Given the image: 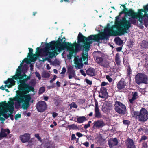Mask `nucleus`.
I'll list each match as a JSON object with an SVG mask.
<instances>
[{"instance_id": "f257e3e1", "label": "nucleus", "mask_w": 148, "mask_h": 148, "mask_svg": "<svg viewBox=\"0 0 148 148\" xmlns=\"http://www.w3.org/2000/svg\"><path fill=\"white\" fill-rule=\"evenodd\" d=\"M27 76L25 74H24L21 75L18 78L20 83L18 87L19 90L16 91V95L13 98L14 100L17 101L19 104L22 103V108L24 110H27L29 106V103L31 99L30 95L27 94L31 91L34 92V87L30 86L29 84L25 82L27 80V79H22Z\"/></svg>"}, {"instance_id": "f03ea898", "label": "nucleus", "mask_w": 148, "mask_h": 148, "mask_svg": "<svg viewBox=\"0 0 148 148\" xmlns=\"http://www.w3.org/2000/svg\"><path fill=\"white\" fill-rule=\"evenodd\" d=\"M78 43L76 42L72 44L70 43L69 45L71 49H74L75 52H77L81 49L84 50L86 52H88L89 50L90 45L95 42H99L101 40V38L99 34L96 35H91L88 37L84 36L81 33L79 32L77 37Z\"/></svg>"}, {"instance_id": "7ed1b4c3", "label": "nucleus", "mask_w": 148, "mask_h": 148, "mask_svg": "<svg viewBox=\"0 0 148 148\" xmlns=\"http://www.w3.org/2000/svg\"><path fill=\"white\" fill-rule=\"evenodd\" d=\"M120 16L119 15L116 17V21L115 22V25L109 27L110 24L108 23L107 24L108 26L105 27L104 29V32H102L99 34L101 38V40L105 39L107 40L108 38V37L110 36H117L122 35H119L120 32L118 31V29H122V28L123 27L121 25H119L118 27L116 26V23H119L118 22H121L118 21Z\"/></svg>"}, {"instance_id": "20e7f679", "label": "nucleus", "mask_w": 148, "mask_h": 148, "mask_svg": "<svg viewBox=\"0 0 148 148\" xmlns=\"http://www.w3.org/2000/svg\"><path fill=\"white\" fill-rule=\"evenodd\" d=\"M10 101L8 104L6 101H4L0 102V114L2 115L6 119L8 118V115H7V113L8 110L11 114L13 113V111L14 110V107L13 105L14 104L13 98L10 99Z\"/></svg>"}, {"instance_id": "39448f33", "label": "nucleus", "mask_w": 148, "mask_h": 148, "mask_svg": "<svg viewBox=\"0 0 148 148\" xmlns=\"http://www.w3.org/2000/svg\"><path fill=\"white\" fill-rule=\"evenodd\" d=\"M130 20H127L124 17L122 18V21L118 22V23H116V26L118 27L119 25H121L123 28H122V30L118 29V31L120 32L119 35H123L125 33H127V30L131 27V24L135 25L136 23V20L135 19L129 18Z\"/></svg>"}, {"instance_id": "423d86ee", "label": "nucleus", "mask_w": 148, "mask_h": 148, "mask_svg": "<svg viewBox=\"0 0 148 148\" xmlns=\"http://www.w3.org/2000/svg\"><path fill=\"white\" fill-rule=\"evenodd\" d=\"M131 113L139 122L144 123L148 119V111L144 108H142L139 112L131 110Z\"/></svg>"}, {"instance_id": "0eeeda50", "label": "nucleus", "mask_w": 148, "mask_h": 148, "mask_svg": "<svg viewBox=\"0 0 148 148\" xmlns=\"http://www.w3.org/2000/svg\"><path fill=\"white\" fill-rule=\"evenodd\" d=\"M93 55L96 62L101 66L106 68L109 67V63L104 58V54L102 52L100 51L95 52Z\"/></svg>"}, {"instance_id": "6e6552de", "label": "nucleus", "mask_w": 148, "mask_h": 148, "mask_svg": "<svg viewBox=\"0 0 148 148\" xmlns=\"http://www.w3.org/2000/svg\"><path fill=\"white\" fill-rule=\"evenodd\" d=\"M63 40L59 37L56 41H54L56 45V49L58 52H60L64 50L65 48H66L68 46V45H70L69 42H64Z\"/></svg>"}, {"instance_id": "1a4fd4ad", "label": "nucleus", "mask_w": 148, "mask_h": 148, "mask_svg": "<svg viewBox=\"0 0 148 148\" xmlns=\"http://www.w3.org/2000/svg\"><path fill=\"white\" fill-rule=\"evenodd\" d=\"M88 53L85 54L83 53L82 57L75 61L76 68L77 69H80L83 67V63L85 64H88Z\"/></svg>"}, {"instance_id": "9d476101", "label": "nucleus", "mask_w": 148, "mask_h": 148, "mask_svg": "<svg viewBox=\"0 0 148 148\" xmlns=\"http://www.w3.org/2000/svg\"><path fill=\"white\" fill-rule=\"evenodd\" d=\"M135 79L136 83L138 85L142 84H148V77L144 73H138L135 76Z\"/></svg>"}, {"instance_id": "9b49d317", "label": "nucleus", "mask_w": 148, "mask_h": 148, "mask_svg": "<svg viewBox=\"0 0 148 148\" xmlns=\"http://www.w3.org/2000/svg\"><path fill=\"white\" fill-rule=\"evenodd\" d=\"M115 110L119 114L124 115L125 114L126 109L125 105L120 101H116L114 104Z\"/></svg>"}, {"instance_id": "f8f14e48", "label": "nucleus", "mask_w": 148, "mask_h": 148, "mask_svg": "<svg viewBox=\"0 0 148 148\" xmlns=\"http://www.w3.org/2000/svg\"><path fill=\"white\" fill-rule=\"evenodd\" d=\"M116 87L119 91L123 92L127 88V84L125 80L122 78L117 83Z\"/></svg>"}, {"instance_id": "ddd939ff", "label": "nucleus", "mask_w": 148, "mask_h": 148, "mask_svg": "<svg viewBox=\"0 0 148 148\" xmlns=\"http://www.w3.org/2000/svg\"><path fill=\"white\" fill-rule=\"evenodd\" d=\"M132 97L129 100V103L131 108L137 107L136 106L137 102L136 100L138 97V93L137 92H135L134 93L132 92Z\"/></svg>"}, {"instance_id": "4468645a", "label": "nucleus", "mask_w": 148, "mask_h": 148, "mask_svg": "<svg viewBox=\"0 0 148 148\" xmlns=\"http://www.w3.org/2000/svg\"><path fill=\"white\" fill-rule=\"evenodd\" d=\"M36 107L38 111L43 112L47 108V104L44 101H40L36 104Z\"/></svg>"}, {"instance_id": "2eb2a0df", "label": "nucleus", "mask_w": 148, "mask_h": 148, "mask_svg": "<svg viewBox=\"0 0 148 148\" xmlns=\"http://www.w3.org/2000/svg\"><path fill=\"white\" fill-rule=\"evenodd\" d=\"M140 13H136L132 9H130L127 11L125 12V14L129 16H131L132 18L135 19L137 18L139 16V14Z\"/></svg>"}, {"instance_id": "dca6fc26", "label": "nucleus", "mask_w": 148, "mask_h": 148, "mask_svg": "<svg viewBox=\"0 0 148 148\" xmlns=\"http://www.w3.org/2000/svg\"><path fill=\"white\" fill-rule=\"evenodd\" d=\"M67 73H68L69 79L75 77L76 76L75 71L74 70L73 67L71 66L68 67Z\"/></svg>"}, {"instance_id": "f3484780", "label": "nucleus", "mask_w": 148, "mask_h": 148, "mask_svg": "<svg viewBox=\"0 0 148 148\" xmlns=\"http://www.w3.org/2000/svg\"><path fill=\"white\" fill-rule=\"evenodd\" d=\"M93 127L97 129H99L104 126L105 125L103 121L101 119L97 120L94 122Z\"/></svg>"}, {"instance_id": "a211bd4d", "label": "nucleus", "mask_w": 148, "mask_h": 148, "mask_svg": "<svg viewBox=\"0 0 148 148\" xmlns=\"http://www.w3.org/2000/svg\"><path fill=\"white\" fill-rule=\"evenodd\" d=\"M108 96V94L106 88L104 87H101L100 89V92H99V97L103 98L107 97Z\"/></svg>"}, {"instance_id": "6ab92c4d", "label": "nucleus", "mask_w": 148, "mask_h": 148, "mask_svg": "<svg viewBox=\"0 0 148 148\" xmlns=\"http://www.w3.org/2000/svg\"><path fill=\"white\" fill-rule=\"evenodd\" d=\"M95 105L94 116L96 118L98 119L101 118L102 117V115L100 111L98 103H95Z\"/></svg>"}, {"instance_id": "aec40b11", "label": "nucleus", "mask_w": 148, "mask_h": 148, "mask_svg": "<svg viewBox=\"0 0 148 148\" xmlns=\"http://www.w3.org/2000/svg\"><path fill=\"white\" fill-rule=\"evenodd\" d=\"M10 132V131L8 129H4L2 128L0 132V139L1 140L3 138L7 137Z\"/></svg>"}, {"instance_id": "412c9836", "label": "nucleus", "mask_w": 148, "mask_h": 148, "mask_svg": "<svg viewBox=\"0 0 148 148\" xmlns=\"http://www.w3.org/2000/svg\"><path fill=\"white\" fill-rule=\"evenodd\" d=\"M30 138V134L28 133H25L20 136V139L23 143L28 142Z\"/></svg>"}, {"instance_id": "4be33fe9", "label": "nucleus", "mask_w": 148, "mask_h": 148, "mask_svg": "<svg viewBox=\"0 0 148 148\" xmlns=\"http://www.w3.org/2000/svg\"><path fill=\"white\" fill-rule=\"evenodd\" d=\"M118 144V141L116 138L113 139H110L108 141V145L111 148H113L115 146H116Z\"/></svg>"}, {"instance_id": "5701e85b", "label": "nucleus", "mask_w": 148, "mask_h": 148, "mask_svg": "<svg viewBox=\"0 0 148 148\" xmlns=\"http://www.w3.org/2000/svg\"><path fill=\"white\" fill-rule=\"evenodd\" d=\"M96 143L99 145H103L105 143V140L103 139L101 134L98 135L95 138Z\"/></svg>"}, {"instance_id": "b1692460", "label": "nucleus", "mask_w": 148, "mask_h": 148, "mask_svg": "<svg viewBox=\"0 0 148 148\" xmlns=\"http://www.w3.org/2000/svg\"><path fill=\"white\" fill-rule=\"evenodd\" d=\"M51 47L52 49H54L56 48V45L54 42V41H51L49 43H46L45 49L46 52L49 51V49Z\"/></svg>"}, {"instance_id": "393cba45", "label": "nucleus", "mask_w": 148, "mask_h": 148, "mask_svg": "<svg viewBox=\"0 0 148 148\" xmlns=\"http://www.w3.org/2000/svg\"><path fill=\"white\" fill-rule=\"evenodd\" d=\"M126 146V148H136L133 140L130 138L127 139Z\"/></svg>"}, {"instance_id": "a878e982", "label": "nucleus", "mask_w": 148, "mask_h": 148, "mask_svg": "<svg viewBox=\"0 0 148 148\" xmlns=\"http://www.w3.org/2000/svg\"><path fill=\"white\" fill-rule=\"evenodd\" d=\"M86 74L91 77L95 76L96 75V72L95 69L92 67L88 69L86 71Z\"/></svg>"}, {"instance_id": "bb28decb", "label": "nucleus", "mask_w": 148, "mask_h": 148, "mask_svg": "<svg viewBox=\"0 0 148 148\" xmlns=\"http://www.w3.org/2000/svg\"><path fill=\"white\" fill-rule=\"evenodd\" d=\"M138 13H140L139 14V17H138V18H142L143 17V16L142 15L143 14V13L141 12H145V14H144V17H146L147 18L148 20V14L147 13L146 11L144 10V9H139L138 10Z\"/></svg>"}, {"instance_id": "cd10ccee", "label": "nucleus", "mask_w": 148, "mask_h": 148, "mask_svg": "<svg viewBox=\"0 0 148 148\" xmlns=\"http://www.w3.org/2000/svg\"><path fill=\"white\" fill-rule=\"evenodd\" d=\"M22 69H17L16 74L13 76V78L15 80H17L20 76L22 75Z\"/></svg>"}, {"instance_id": "c85d7f7f", "label": "nucleus", "mask_w": 148, "mask_h": 148, "mask_svg": "<svg viewBox=\"0 0 148 148\" xmlns=\"http://www.w3.org/2000/svg\"><path fill=\"white\" fill-rule=\"evenodd\" d=\"M47 53L48 54V57L50 58H52L53 56H56V54L57 55L59 54L56 51H54L52 52L48 51H47Z\"/></svg>"}, {"instance_id": "c756f323", "label": "nucleus", "mask_w": 148, "mask_h": 148, "mask_svg": "<svg viewBox=\"0 0 148 148\" xmlns=\"http://www.w3.org/2000/svg\"><path fill=\"white\" fill-rule=\"evenodd\" d=\"M69 46V45H68ZM65 49H67V50L69 51V54L67 56L68 57H69V59H71V57L73 56V53L74 52V49H71L70 47H69L68 46L66 48H65Z\"/></svg>"}, {"instance_id": "7c9ffc66", "label": "nucleus", "mask_w": 148, "mask_h": 148, "mask_svg": "<svg viewBox=\"0 0 148 148\" xmlns=\"http://www.w3.org/2000/svg\"><path fill=\"white\" fill-rule=\"evenodd\" d=\"M14 79H13V76L12 78H8L7 80L5 81L4 82V83L6 84H7L8 83H10L11 84L13 85V86H14L15 85L16 82Z\"/></svg>"}, {"instance_id": "2f4dec72", "label": "nucleus", "mask_w": 148, "mask_h": 148, "mask_svg": "<svg viewBox=\"0 0 148 148\" xmlns=\"http://www.w3.org/2000/svg\"><path fill=\"white\" fill-rule=\"evenodd\" d=\"M140 46L144 48H148V42L147 41L143 40L141 42Z\"/></svg>"}, {"instance_id": "473e14b6", "label": "nucleus", "mask_w": 148, "mask_h": 148, "mask_svg": "<svg viewBox=\"0 0 148 148\" xmlns=\"http://www.w3.org/2000/svg\"><path fill=\"white\" fill-rule=\"evenodd\" d=\"M77 122L79 123H82L84 121L87 120L86 118L84 116L79 117L77 119Z\"/></svg>"}, {"instance_id": "72a5a7b5", "label": "nucleus", "mask_w": 148, "mask_h": 148, "mask_svg": "<svg viewBox=\"0 0 148 148\" xmlns=\"http://www.w3.org/2000/svg\"><path fill=\"white\" fill-rule=\"evenodd\" d=\"M28 49L29 53H28V55L27 56V57L32 59L33 58V57L35 56V55L33 54V49H32L30 48H29Z\"/></svg>"}, {"instance_id": "f704fd0d", "label": "nucleus", "mask_w": 148, "mask_h": 148, "mask_svg": "<svg viewBox=\"0 0 148 148\" xmlns=\"http://www.w3.org/2000/svg\"><path fill=\"white\" fill-rule=\"evenodd\" d=\"M115 61L117 65H120L121 62L120 60L119 53H117L116 55Z\"/></svg>"}, {"instance_id": "c9c22d12", "label": "nucleus", "mask_w": 148, "mask_h": 148, "mask_svg": "<svg viewBox=\"0 0 148 148\" xmlns=\"http://www.w3.org/2000/svg\"><path fill=\"white\" fill-rule=\"evenodd\" d=\"M114 41L116 44L119 45H121L123 43V40L119 37L115 38Z\"/></svg>"}, {"instance_id": "e433bc0d", "label": "nucleus", "mask_w": 148, "mask_h": 148, "mask_svg": "<svg viewBox=\"0 0 148 148\" xmlns=\"http://www.w3.org/2000/svg\"><path fill=\"white\" fill-rule=\"evenodd\" d=\"M42 76L43 78H48L50 77V74L47 71H44L42 72Z\"/></svg>"}, {"instance_id": "4c0bfd02", "label": "nucleus", "mask_w": 148, "mask_h": 148, "mask_svg": "<svg viewBox=\"0 0 148 148\" xmlns=\"http://www.w3.org/2000/svg\"><path fill=\"white\" fill-rule=\"evenodd\" d=\"M132 71L131 69L130 68V66H128L127 69V76L130 78L131 77L130 75L132 74Z\"/></svg>"}, {"instance_id": "58836bf2", "label": "nucleus", "mask_w": 148, "mask_h": 148, "mask_svg": "<svg viewBox=\"0 0 148 148\" xmlns=\"http://www.w3.org/2000/svg\"><path fill=\"white\" fill-rule=\"evenodd\" d=\"M25 62L27 64H30V62L29 60V59L27 58H25L24 59L22 62V63H21L20 64V66H22L23 63L24 62Z\"/></svg>"}, {"instance_id": "ea45409f", "label": "nucleus", "mask_w": 148, "mask_h": 148, "mask_svg": "<svg viewBox=\"0 0 148 148\" xmlns=\"http://www.w3.org/2000/svg\"><path fill=\"white\" fill-rule=\"evenodd\" d=\"M45 90V88L44 87H41L39 89V93L40 94L43 93Z\"/></svg>"}, {"instance_id": "a19ab883", "label": "nucleus", "mask_w": 148, "mask_h": 148, "mask_svg": "<svg viewBox=\"0 0 148 148\" xmlns=\"http://www.w3.org/2000/svg\"><path fill=\"white\" fill-rule=\"evenodd\" d=\"M123 123L124 125L128 126L130 124V121L127 120H124L123 121Z\"/></svg>"}, {"instance_id": "79ce46f5", "label": "nucleus", "mask_w": 148, "mask_h": 148, "mask_svg": "<svg viewBox=\"0 0 148 148\" xmlns=\"http://www.w3.org/2000/svg\"><path fill=\"white\" fill-rule=\"evenodd\" d=\"M69 127H70L73 130L77 129V126L74 124H73L72 125H69Z\"/></svg>"}, {"instance_id": "37998d69", "label": "nucleus", "mask_w": 148, "mask_h": 148, "mask_svg": "<svg viewBox=\"0 0 148 148\" xmlns=\"http://www.w3.org/2000/svg\"><path fill=\"white\" fill-rule=\"evenodd\" d=\"M35 74L36 77H37L38 78V79L39 80H40L41 79V78L40 75L39 73L37 71H36L35 72Z\"/></svg>"}, {"instance_id": "c03bdc74", "label": "nucleus", "mask_w": 148, "mask_h": 148, "mask_svg": "<svg viewBox=\"0 0 148 148\" xmlns=\"http://www.w3.org/2000/svg\"><path fill=\"white\" fill-rule=\"evenodd\" d=\"M34 136L35 137L37 138V139L38 140L40 141V142L42 141L41 138L40 137L38 134L37 133L35 134Z\"/></svg>"}, {"instance_id": "a18cd8bd", "label": "nucleus", "mask_w": 148, "mask_h": 148, "mask_svg": "<svg viewBox=\"0 0 148 148\" xmlns=\"http://www.w3.org/2000/svg\"><path fill=\"white\" fill-rule=\"evenodd\" d=\"M85 81L88 84L90 85H91L92 84V81L90 80L87 79H85Z\"/></svg>"}, {"instance_id": "49530a36", "label": "nucleus", "mask_w": 148, "mask_h": 148, "mask_svg": "<svg viewBox=\"0 0 148 148\" xmlns=\"http://www.w3.org/2000/svg\"><path fill=\"white\" fill-rule=\"evenodd\" d=\"M106 78L110 82H111L112 81V79L109 75L106 76Z\"/></svg>"}, {"instance_id": "de8ad7c7", "label": "nucleus", "mask_w": 148, "mask_h": 148, "mask_svg": "<svg viewBox=\"0 0 148 148\" xmlns=\"http://www.w3.org/2000/svg\"><path fill=\"white\" fill-rule=\"evenodd\" d=\"M147 139V137L146 136L143 135L142 136L140 140V142H141L143 140H145Z\"/></svg>"}, {"instance_id": "09e8293b", "label": "nucleus", "mask_w": 148, "mask_h": 148, "mask_svg": "<svg viewBox=\"0 0 148 148\" xmlns=\"http://www.w3.org/2000/svg\"><path fill=\"white\" fill-rule=\"evenodd\" d=\"M21 114H18L15 115V119L16 120L18 118H21Z\"/></svg>"}, {"instance_id": "8fccbe9b", "label": "nucleus", "mask_w": 148, "mask_h": 148, "mask_svg": "<svg viewBox=\"0 0 148 148\" xmlns=\"http://www.w3.org/2000/svg\"><path fill=\"white\" fill-rule=\"evenodd\" d=\"M45 146L46 148H50L51 147V145L49 142H47L45 144Z\"/></svg>"}, {"instance_id": "3c124183", "label": "nucleus", "mask_w": 148, "mask_h": 148, "mask_svg": "<svg viewBox=\"0 0 148 148\" xmlns=\"http://www.w3.org/2000/svg\"><path fill=\"white\" fill-rule=\"evenodd\" d=\"M66 71V69L64 67H63L62 68V72L60 73V74H64L65 73Z\"/></svg>"}, {"instance_id": "603ef678", "label": "nucleus", "mask_w": 148, "mask_h": 148, "mask_svg": "<svg viewBox=\"0 0 148 148\" xmlns=\"http://www.w3.org/2000/svg\"><path fill=\"white\" fill-rule=\"evenodd\" d=\"M142 146L144 148H147L148 147L147 143L145 142L143 143Z\"/></svg>"}, {"instance_id": "864d4df0", "label": "nucleus", "mask_w": 148, "mask_h": 148, "mask_svg": "<svg viewBox=\"0 0 148 148\" xmlns=\"http://www.w3.org/2000/svg\"><path fill=\"white\" fill-rule=\"evenodd\" d=\"M80 73L81 74L83 75L84 76H86V74L85 73L84 71L82 69H81L80 70Z\"/></svg>"}, {"instance_id": "5fc2aeb1", "label": "nucleus", "mask_w": 148, "mask_h": 148, "mask_svg": "<svg viewBox=\"0 0 148 148\" xmlns=\"http://www.w3.org/2000/svg\"><path fill=\"white\" fill-rule=\"evenodd\" d=\"M102 110L104 112H107L108 111V109L106 107L104 106H103Z\"/></svg>"}, {"instance_id": "6e6d98bb", "label": "nucleus", "mask_w": 148, "mask_h": 148, "mask_svg": "<svg viewBox=\"0 0 148 148\" xmlns=\"http://www.w3.org/2000/svg\"><path fill=\"white\" fill-rule=\"evenodd\" d=\"M11 114H11L10 113V114L8 113V117H10L11 120H13L14 119L13 118V116Z\"/></svg>"}, {"instance_id": "4d7b16f0", "label": "nucleus", "mask_w": 148, "mask_h": 148, "mask_svg": "<svg viewBox=\"0 0 148 148\" xmlns=\"http://www.w3.org/2000/svg\"><path fill=\"white\" fill-rule=\"evenodd\" d=\"M57 76L56 75H54L53 76V77L50 81V83L52 82L53 81H54L56 79Z\"/></svg>"}, {"instance_id": "13d9d810", "label": "nucleus", "mask_w": 148, "mask_h": 148, "mask_svg": "<svg viewBox=\"0 0 148 148\" xmlns=\"http://www.w3.org/2000/svg\"><path fill=\"white\" fill-rule=\"evenodd\" d=\"M76 135L79 137H80L83 136V134L80 132H77L76 133Z\"/></svg>"}, {"instance_id": "bf43d9fd", "label": "nucleus", "mask_w": 148, "mask_h": 148, "mask_svg": "<svg viewBox=\"0 0 148 148\" xmlns=\"http://www.w3.org/2000/svg\"><path fill=\"white\" fill-rule=\"evenodd\" d=\"M83 144L86 147H88L89 145V143L88 142L84 143H83Z\"/></svg>"}, {"instance_id": "052dcab7", "label": "nucleus", "mask_w": 148, "mask_h": 148, "mask_svg": "<svg viewBox=\"0 0 148 148\" xmlns=\"http://www.w3.org/2000/svg\"><path fill=\"white\" fill-rule=\"evenodd\" d=\"M108 84V83H106L105 82H103L101 83V87L103 86Z\"/></svg>"}, {"instance_id": "680f3d73", "label": "nucleus", "mask_w": 148, "mask_h": 148, "mask_svg": "<svg viewBox=\"0 0 148 148\" xmlns=\"http://www.w3.org/2000/svg\"><path fill=\"white\" fill-rule=\"evenodd\" d=\"M121 6H122L124 8L123 10L125 11H126L128 10L126 8V6L125 5H121Z\"/></svg>"}, {"instance_id": "e2e57ef3", "label": "nucleus", "mask_w": 148, "mask_h": 148, "mask_svg": "<svg viewBox=\"0 0 148 148\" xmlns=\"http://www.w3.org/2000/svg\"><path fill=\"white\" fill-rule=\"evenodd\" d=\"M90 124L89 123H88V124H85L84 126V128L86 129H87L89 127H90Z\"/></svg>"}, {"instance_id": "0e129e2a", "label": "nucleus", "mask_w": 148, "mask_h": 148, "mask_svg": "<svg viewBox=\"0 0 148 148\" xmlns=\"http://www.w3.org/2000/svg\"><path fill=\"white\" fill-rule=\"evenodd\" d=\"M76 138L75 135L74 134H73L71 136V140H74Z\"/></svg>"}, {"instance_id": "69168bd1", "label": "nucleus", "mask_w": 148, "mask_h": 148, "mask_svg": "<svg viewBox=\"0 0 148 148\" xmlns=\"http://www.w3.org/2000/svg\"><path fill=\"white\" fill-rule=\"evenodd\" d=\"M12 86H13V85L11 84H10L8 85H6L5 86V87L7 86V87L8 88H10L12 87Z\"/></svg>"}, {"instance_id": "338daca9", "label": "nucleus", "mask_w": 148, "mask_h": 148, "mask_svg": "<svg viewBox=\"0 0 148 148\" xmlns=\"http://www.w3.org/2000/svg\"><path fill=\"white\" fill-rule=\"evenodd\" d=\"M122 49V47H117V48H116V51H118V52H119L120 51H121V50Z\"/></svg>"}, {"instance_id": "774afa93", "label": "nucleus", "mask_w": 148, "mask_h": 148, "mask_svg": "<svg viewBox=\"0 0 148 148\" xmlns=\"http://www.w3.org/2000/svg\"><path fill=\"white\" fill-rule=\"evenodd\" d=\"M144 10L147 11L148 12V4L146 6L144 7Z\"/></svg>"}]
</instances>
